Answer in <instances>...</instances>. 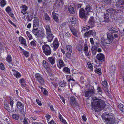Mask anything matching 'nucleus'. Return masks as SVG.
<instances>
[{
  "label": "nucleus",
  "mask_w": 124,
  "mask_h": 124,
  "mask_svg": "<svg viewBox=\"0 0 124 124\" xmlns=\"http://www.w3.org/2000/svg\"><path fill=\"white\" fill-rule=\"evenodd\" d=\"M33 17V16L32 15L29 14L27 16L26 18L28 21H30L32 19Z\"/></svg>",
  "instance_id": "nucleus-39"
},
{
  "label": "nucleus",
  "mask_w": 124,
  "mask_h": 124,
  "mask_svg": "<svg viewBox=\"0 0 124 124\" xmlns=\"http://www.w3.org/2000/svg\"><path fill=\"white\" fill-rule=\"evenodd\" d=\"M79 13V17L81 18L86 19L87 18L88 14L83 8L80 9Z\"/></svg>",
  "instance_id": "nucleus-8"
},
{
  "label": "nucleus",
  "mask_w": 124,
  "mask_h": 124,
  "mask_svg": "<svg viewBox=\"0 0 124 124\" xmlns=\"http://www.w3.org/2000/svg\"><path fill=\"white\" fill-rule=\"evenodd\" d=\"M116 120L114 116L112 115L110 116L109 118L106 121L105 123L107 124H115Z\"/></svg>",
  "instance_id": "nucleus-12"
},
{
  "label": "nucleus",
  "mask_w": 124,
  "mask_h": 124,
  "mask_svg": "<svg viewBox=\"0 0 124 124\" xmlns=\"http://www.w3.org/2000/svg\"><path fill=\"white\" fill-rule=\"evenodd\" d=\"M112 115V114L107 113H103L101 115V117L105 122L109 118L110 116Z\"/></svg>",
  "instance_id": "nucleus-13"
},
{
  "label": "nucleus",
  "mask_w": 124,
  "mask_h": 124,
  "mask_svg": "<svg viewBox=\"0 0 124 124\" xmlns=\"http://www.w3.org/2000/svg\"><path fill=\"white\" fill-rule=\"evenodd\" d=\"M66 47L67 50L68 52L70 53H72V47L71 45H67L66 46Z\"/></svg>",
  "instance_id": "nucleus-42"
},
{
  "label": "nucleus",
  "mask_w": 124,
  "mask_h": 124,
  "mask_svg": "<svg viewBox=\"0 0 124 124\" xmlns=\"http://www.w3.org/2000/svg\"><path fill=\"white\" fill-rule=\"evenodd\" d=\"M107 39H105L104 37L101 38V44L104 45V44H110L111 43L113 40V35L108 32L107 33Z\"/></svg>",
  "instance_id": "nucleus-2"
},
{
  "label": "nucleus",
  "mask_w": 124,
  "mask_h": 124,
  "mask_svg": "<svg viewBox=\"0 0 124 124\" xmlns=\"http://www.w3.org/2000/svg\"><path fill=\"white\" fill-rule=\"evenodd\" d=\"M90 28L91 27L89 26L86 25L82 28L81 31L82 33L85 32L86 30H89Z\"/></svg>",
  "instance_id": "nucleus-26"
},
{
  "label": "nucleus",
  "mask_w": 124,
  "mask_h": 124,
  "mask_svg": "<svg viewBox=\"0 0 124 124\" xmlns=\"http://www.w3.org/2000/svg\"><path fill=\"white\" fill-rule=\"evenodd\" d=\"M111 0H105V2L106 4L109 5L110 4Z\"/></svg>",
  "instance_id": "nucleus-63"
},
{
  "label": "nucleus",
  "mask_w": 124,
  "mask_h": 124,
  "mask_svg": "<svg viewBox=\"0 0 124 124\" xmlns=\"http://www.w3.org/2000/svg\"><path fill=\"white\" fill-rule=\"evenodd\" d=\"M94 17L93 16L91 17L89 19L88 22V24L89 26H90L91 28L94 27L95 25L94 24L95 22L94 20Z\"/></svg>",
  "instance_id": "nucleus-15"
},
{
  "label": "nucleus",
  "mask_w": 124,
  "mask_h": 124,
  "mask_svg": "<svg viewBox=\"0 0 124 124\" xmlns=\"http://www.w3.org/2000/svg\"><path fill=\"white\" fill-rule=\"evenodd\" d=\"M17 111H19L22 112L24 111V105L21 102L18 101L16 104Z\"/></svg>",
  "instance_id": "nucleus-9"
},
{
  "label": "nucleus",
  "mask_w": 124,
  "mask_h": 124,
  "mask_svg": "<svg viewBox=\"0 0 124 124\" xmlns=\"http://www.w3.org/2000/svg\"><path fill=\"white\" fill-rule=\"evenodd\" d=\"M91 50L92 53V56H94L96 54V53L97 52V47L92 46Z\"/></svg>",
  "instance_id": "nucleus-28"
},
{
  "label": "nucleus",
  "mask_w": 124,
  "mask_h": 124,
  "mask_svg": "<svg viewBox=\"0 0 124 124\" xmlns=\"http://www.w3.org/2000/svg\"><path fill=\"white\" fill-rule=\"evenodd\" d=\"M52 15H53V18L54 20L56 22H58V17L57 15L56 14L54 15L53 13Z\"/></svg>",
  "instance_id": "nucleus-45"
},
{
  "label": "nucleus",
  "mask_w": 124,
  "mask_h": 124,
  "mask_svg": "<svg viewBox=\"0 0 124 124\" xmlns=\"http://www.w3.org/2000/svg\"><path fill=\"white\" fill-rule=\"evenodd\" d=\"M76 19L74 17H72L70 18V22L73 24H75L76 23Z\"/></svg>",
  "instance_id": "nucleus-46"
},
{
  "label": "nucleus",
  "mask_w": 124,
  "mask_h": 124,
  "mask_svg": "<svg viewBox=\"0 0 124 124\" xmlns=\"http://www.w3.org/2000/svg\"><path fill=\"white\" fill-rule=\"evenodd\" d=\"M107 83L106 81H103L102 83V84L103 86H106L107 85Z\"/></svg>",
  "instance_id": "nucleus-58"
},
{
  "label": "nucleus",
  "mask_w": 124,
  "mask_h": 124,
  "mask_svg": "<svg viewBox=\"0 0 124 124\" xmlns=\"http://www.w3.org/2000/svg\"><path fill=\"white\" fill-rule=\"evenodd\" d=\"M31 119H32L33 120H36L37 119V117L35 116H31L30 117Z\"/></svg>",
  "instance_id": "nucleus-64"
},
{
  "label": "nucleus",
  "mask_w": 124,
  "mask_h": 124,
  "mask_svg": "<svg viewBox=\"0 0 124 124\" xmlns=\"http://www.w3.org/2000/svg\"><path fill=\"white\" fill-rule=\"evenodd\" d=\"M6 11L8 14L11 12L12 10L11 8L9 6L7 7L5 9Z\"/></svg>",
  "instance_id": "nucleus-47"
},
{
  "label": "nucleus",
  "mask_w": 124,
  "mask_h": 124,
  "mask_svg": "<svg viewBox=\"0 0 124 124\" xmlns=\"http://www.w3.org/2000/svg\"><path fill=\"white\" fill-rule=\"evenodd\" d=\"M107 12L109 13L110 16H114L118 12V11L117 10L113 9H108L107 10Z\"/></svg>",
  "instance_id": "nucleus-14"
},
{
  "label": "nucleus",
  "mask_w": 124,
  "mask_h": 124,
  "mask_svg": "<svg viewBox=\"0 0 124 124\" xmlns=\"http://www.w3.org/2000/svg\"><path fill=\"white\" fill-rule=\"evenodd\" d=\"M70 33L68 32H67L65 34L64 36H63V38H68L70 37Z\"/></svg>",
  "instance_id": "nucleus-54"
},
{
  "label": "nucleus",
  "mask_w": 124,
  "mask_h": 124,
  "mask_svg": "<svg viewBox=\"0 0 124 124\" xmlns=\"http://www.w3.org/2000/svg\"><path fill=\"white\" fill-rule=\"evenodd\" d=\"M116 3L119 6L124 5V1L123 0H117Z\"/></svg>",
  "instance_id": "nucleus-41"
},
{
  "label": "nucleus",
  "mask_w": 124,
  "mask_h": 124,
  "mask_svg": "<svg viewBox=\"0 0 124 124\" xmlns=\"http://www.w3.org/2000/svg\"><path fill=\"white\" fill-rule=\"evenodd\" d=\"M30 44L31 46H35L36 45V42L34 40L31 41L30 43Z\"/></svg>",
  "instance_id": "nucleus-53"
},
{
  "label": "nucleus",
  "mask_w": 124,
  "mask_h": 124,
  "mask_svg": "<svg viewBox=\"0 0 124 124\" xmlns=\"http://www.w3.org/2000/svg\"><path fill=\"white\" fill-rule=\"evenodd\" d=\"M4 107L5 109H6L9 112L11 113L13 112L14 111V110L11 108V109L9 106V105L7 104H5L4 105Z\"/></svg>",
  "instance_id": "nucleus-22"
},
{
  "label": "nucleus",
  "mask_w": 124,
  "mask_h": 124,
  "mask_svg": "<svg viewBox=\"0 0 124 124\" xmlns=\"http://www.w3.org/2000/svg\"><path fill=\"white\" fill-rule=\"evenodd\" d=\"M87 65L88 66V67L91 70H93V66L91 64L88 62L87 63Z\"/></svg>",
  "instance_id": "nucleus-57"
},
{
  "label": "nucleus",
  "mask_w": 124,
  "mask_h": 124,
  "mask_svg": "<svg viewBox=\"0 0 124 124\" xmlns=\"http://www.w3.org/2000/svg\"><path fill=\"white\" fill-rule=\"evenodd\" d=\"M109 15H110L109 13L107 12V11H106V13L104 14V17L105 21L107 22L109 18Z\"/></svg>",
  "instance_id": "nucleus-34"
},
{
  "label": "nucleus",
  "mask_w": 124,
  "mask_h": 124,
  "mask_svg": "<svg viewBox=\"0 0 124 124\" xmlns=\"http://www.w3.org/2000/svg\"><path fill=\"white\" fill-rule=\"evenodd\" d=\"M59 43L58 42L57 39L55 38L53 43V47H58L59 46Z\"/></svg>",
  "instance_id": "nucleus-25"
},
{
  "label": "nucleus",
  "mask_w": 124,
  "mask_h": 124,
  "mask_svg": "<svg viewBox=\"0 0 124 124\" xmlns=\"http://www.w3.org/2000/svg\"><path fill=\"white\" fill-rule=\"evenodd\" d=\"M88 47L86 43L84 44V52H88Z\"/></svg>",
  "instance_id": "nucleus-49"
},
{
  "label": "nucleus",
  "mask_w": 124,
  "mask_h": 124,
  "mask_svg": "<svg viewBox=\"0 0 124 124\" xmlns=\"http://www.w3.org/2000/svg\"><path fill=\"white\" fill-rule=\"evenodd\" d=\"M92 35L93 37H95L96 36V33L94 30H90L87 32L85 33L83 35L84 38L90 37Z\"/></svg>",
  "instance_id": "nucleus-7"
},
{
  "label": "nucleus",
  "mask_w": 124,
  "mask_h": 124,
  "mask_svg": "<svg viewBox=\"0 0 124 124\" xmlns=\"http://www.w3.org/2000/svg\"><path fill=\"white\" fill-rule=\"evenodd\" d=\"M12 70L14 72V76L17 78H20L21 76L20 73L15 70L12 69Z\"/></svg>",
  "instance_id": "nucleus-20"
},
{
  "label": "nucleus",
  "mask_w": 124,
  "mask_h": 124,
  "mask_svg": "<svg viewBox=\"0 0 124 124\" xmlns=\"http://www.w3.org/2000/svg\"><path fill=\"white\" fill-rule=\"evenodd\" d=\"M28 118H27L26 117H25L23 121L24 124H28Z\"/></svg>",
  "instance_id": "nucleus-62"
},
{
  "label": "nucleus",
  "mask_w": 124,
  "mask_h": 124,
  "mask_svg": "<svg viewBox=\"0 0 124 124\" xmlns=\"http://www.w3.org/2000/svg\"><path fill=\"white\" fill-rule=\"evenodd\" d=\"M51 83L52 84V85H53L55 87H56L57 85H58L59 86L58 88V91H61V88H60V87L61 88L62 87V84L61 82H60V83H59V85H57L56 83L54 82H51Z\"/></svg>",
  "instance_id": "nucleus-19"
},
{
  "label": "nucleus",
  "mask_w": 124,
  "mask_h": 124,
  "mask_svg": "<svg viewBox=\"0 0 124 124\" xmlns=\"http://www.w3.org/2000/svg\"><path fill=\"white\" fill-rule=\"evenodd\" d=\"M43 65L45 68L46 69H48L49 68V66L48 65V63L47 62L46 63V64H43Z\"/></svg>",
  "instance_id": "nucleus-59"
},
{
  "label": "nucleus",
  "mask_w": 124,
  "mask_h": 124,
  "mask_svg": "<svg viewBox=\"0 0 124 124\" xmlns=\"http://www.w3.org/2000/svg\"><path fill=\"white\" fill-rule=\"evenodd\" d=\"M39 24V19L37 18L33 20V27L32 29L38 28Z\"/></svg>",
  "instance_id": "nucleus-16"
},
{
  "label": "nucleus",
  "mask_w": 124,
  "mask_h": 124,
  "mask_svg": "<svg viewBox=\"0 0 124 124\" xmlns=\"http://www.w3.org/2000/svg\"><path fill=\"white\" fill-rule=\"evenodd\" d=\"M44 18L46 21H49L50 22L51 18L49 16L47 13H44Z\"/></svg>",
  "instance_id": "nucleus-32"
},
{
  "label": "nucleus",
  "mask_w": 124,
  "mask_h": 124,
  "mask_svg": "<svg viewBox=\"0 0 124 124\" xmlns=\"http://www.w3.org/2000/svg\"><path fill=\"white\" fill-rule=\"evenodd\" d=\"M10 104L11 108L13 109V104H14V101L13 100L10 99Z\"/></svg>",
  "instance_id": "nucleus-56"
},
{
  "label": "nucleus",
  "mask_w": 124,
  "mask_h": 124,
  "mask_svg": "<svg viewBox=\"0 0 124 124\" xmlns=\"http://www.w3.org/2000/svg\"><path fill=\"white\" fill-rule=\"evenodd\" d=\"M23 54L26 57H27L29 56V52H28L23 50Z\"/></svg>",
  "instance_id": "nucleus-50"
},
{
  "label": "nucleus",
  "mask_w": 124,
  "mask_h": 124,
  "mask_svg": "<svg viewBox=\"0 0 124 124\" xmlns=\"http://www.w3.org/2000/svg\"><path fill=\"white\" fill-rule=\"evenodd\" d=\"M91 101L92 108L96 110H102L105 106V102L97 97H92Z\"/></svg>",
  "instance_id": "nucleus-1"
},
{
  "label": "nucleus",
  "mask_w": 124,
  "mask_h": 124,
  "mask_svg": "<svg viewBox=\"0 0 124 124\" xmlns=\"http://www.w3.org/2000/svg\"><path fill=\"white\" fill-rule=\"evenodd\" d=\"M71 53V52L70 53V52H68L66 54V57L68 58H70V56Z\"/></svg>",
  "instance_id": "nucleus-60"
},
{
  "label": "nucleus",
  "mask_w": 124,
  "mask_h": 124,
  "mask_svg": "<svg viewBox=\"0 0 124 124\" xmlns=\"http://www.w3.org/2000/svg\"><path fill=\"white\" fill-rule=\"evenodd\" d=\"M97 89L98 90V92L100 93V94H102V90L101 88L100 87H98Z\"/></svg>",
  "instance_id": "nucleus-55"
},
{
  "label": "nucleus",
  "mask_w": 124,
  "mask_h": 124,
  "mask_svg": "<svg viewBox=\"0 0 124 124\" xmlns=\"http://www.w3.org/2000/svg\"><path fill=\"white\" fill-rule=\"evenodd\" d=\"M71 31L74 35L76 37H78L77 32L76 29H75L74 30H73L72 31Z\"/></svg>",
  "instance_id": "nucleus-48"
},
{
  "label": "nucleus",
  "mask_w": 124,
  "mask_h": 124,
  "mask_svg": "<svg viewBox=\"0 0 124 124\" xmlns=\"http://www.w3.org/2000/svg\"><path fill=\"white\" fill-rule=\"evenodd\" d=\"M45 28L46 31V34L48 35L47 37L48 40L49 42H51L53 40L54 36L51 33L50 26L48 25H47L46 26Z\"/></svg>",
  "instance_id": "nucleus-4"
},
{
  "label": "nucleus",
  "mask_w": 124,
  "mask_h": 124,
  "mask_svg": "<svg viewBox=\"0 0 124 124\" xmlns=\"http://www.w3.org/2000/svg\"><path fill=\"white\" fill-rule=\"evenodd\" d=\"M12 117L14 119L18 120L19 118V115L17 114H15L12 115Z\"/></svg>",
  "instance_id": "nucleus-38"
},
{
  "label": "nucleus",
  "mask_w": 124,
  "mask_h": 124,
  "mask_svg": "<svg viewBox=\"0 0 124 124\" xmlns=\"http://www.w3.org/2000/svg\"><path fill=\"white\" fill-rule=\"evenodd\" d=\"M26 34L28 37L29 40H31L32 39V37L31 35L30 34V32L28 31H27L26 32Z\"/></svg>",
  "instance_id": "nucleus-51"
},
{
  "label": "nucleus",
  "mask_w": 124,
  "mask_h": 124,
  "mask_svg": "<svg viewBox=\"0 0 124 124\" xmlns=\"http://www.w3.org/2000/svg\"><path fill=\"white\" fill-rule=\"evenodd\" d=\"M0 68L2 70H3L4 69V64L3 63H0Z\"/></svg>",
  "instance_id": "nucleus-61"
},
{
  "label": "nucleus",
  "mask_w": 124,
  "mask_h": 124,
  "mask_svg": "<svg viewBox=\"0 0 124 124\" xmlns=\"http://www.w3.org/2000/svg\"><path fill=\"white\" fill-rule=\"evenodd\" d=\"M108 29L109 31H110L112 33H117L118 32L117 30L115 27H113L112 26L108 27Z\"/></svg>",
  "instance_id": "nucleus-23"
},
{
  "label": "nucleus",
  "mask_w": 124,
  "mask_h": 124,
  "mask_svg": "<svg viewBox=\"0 0 124 124\" xmlns=\"http://www.w3.org/2000/svg\"><path fill=\"white\" fill-rule=\"evenodd\" d=\"M68 10L69 12L71 14H74L75 13V11L74 8L71 6L68 7Z\"/></svg>",
  "instance_id": "nucleus-30"
},
{
  "label": "nucleus",
  "mask_w": 124,
  "mask_h": 124,
  "mask_svg": "<svg viewBox=\"0 0 124 124\" xmlns=\"http://www.w3.org/2000/svg\"><path fill=\"white\" fill-rule=\"evenodd\" d=\"M63 70L66 73L69 74L70 73V70L67 67H64Z\"/></svg>",
  "instance_id": "nucleus-43"
},
{
  "label": "nucleus",
  "mask_w": 124,
  "mask_h": 124,
  "mask_svg": "<svg viewBox=\"0 0 124 124\" xmlns=\"http://www.w3.org/2000/svg\"><path fill=\"white\" fill-rule=\"evenodd\" d=\"M95 93L94 90L93 89L87 90L85 93V96L86 97H90Z\"/></svg>",
  "instance_id": "nucleus-11"
},
{
  "label": "nucleus",
  "mask_w": 124,
  "mask_h": 124,
  "mask_svg": "<svg viewBox=\"0 0 124 124\" xmlns=\"http://www.w3.org/2000/svg\"><path fill=\"white\" fill-rule=\"evenodd\" d=\"M43 52L46 55H50L51 53V51L49 46L47 44H45L42 46Z\"/></svg>",
  "instance_id": "nucleus-5"
},
{
  "label": "nucleus",
  "mask_w": 124,
  "mask_h": 124,
  "mask_svg": "<svg viewBox=\"0 0 124 124\" xmlns=\"http://www.w3.org/2000/svg\"><path fill=\"white\" fill-rule=\"evenodd\" d=\"M96 58L97 60L101 62L105 60V56L102 53H99L96 56Z\"/></svg>",
  "instance_id": "nucleus-17"
},
{
  "label": "nucleus",
  "mask_w": 124,
  "mask_h": 124,
  "mask_svg": "<svg viewBox=\"0 0 124 124\" xmlns=\"http://www.w3.org/2000/svg\"><path fill=\"white\" fill-rule=\"evenodd\" d=\"M57 64L58 67L60 69L62 67V60L61 59H58L57 61Z\"/></svg>",
  "instance_id": "nucleus-29"
},
{
  "label": "nucleus",
  "mask_w": 124,
  "mask_h": 124,
  "mask_svg": "<svg viewBox=\"0 0 124 124\" xmlns=\"http://www.w3.org/2000/svg\"><path fill=\"white\" fill-rule=\"evenodd\" d=\"M119 109L122 112H124V105L122 104H119L118 106Z\"/></svg>",
  "instance_id": "nucleus-36"
},
{
  "label": "nucleus",
  "mask_w": 124,
  "mask_h": 124,
  "mask_svg": "<svg viewBox=\"0 0 124 124\" xmlns=\"http://www.w3.org/2000/svg\"><path fill=\"white\" fill-rule=\"evenodd\" d=\"M86 11V12L88 14L89 12H92L93 9L91 6L89 4H87L86 6V8H85Z\"/></svg>",
  "instance_id": "nucleus-21"
},
{
  "label": "nucleus",
  "mask_w": 124,
  "mask_h": 124,
  "mask_svg": "<svg viewBox=\"0 0 124 124\" xmlns=\"http://www.w3.org/2000/svg\"><path fill=\"white\" fill-rule=\"evenodd\" d=\"M74 5L75 8L77 9H78L81 7L82 4H79L77 3H74Z\"/></svg>",
  "instance_id": "nucleus-37"
},
{
  "label": "nucleus",
  "mask_w": 124,
  "mask_h": 124,
  "mask_svg": "<svg viewBox=\"0 0 124 124\" xmlns=\"http://www.w3.org/2000/svg\"><path fill=\"white\" fill-rule=\"evenodd\" d=\"M40 89H41V92H43L44 95L45 96H47L48 94V92L45 88L41 87Z\"/></svg>",
  "instance_id": "nucleus-27"
},
{
  "label": "nucleus",
  "mask_w": 124,
  "mask_h": 124,
  "mask_svg": "<svg viewBox=\"0 0 124 124\" xmlns=\"http://www.w3.org/2000/svg\"><path fill=\"white\" fill-rule=\"evenodd\" d=\"M7 61L9 63L12 61V58L11 56L8 54L6 57Z\"/></svg>",
  "instance_id": "nucleus-44"
},
{
  "label": "nucleus",
  "mask_w": 124,
  "mask_h": 124,
  "mask_svg": "<svg viewBox=\"0 0 124 124\" xmlns=\"http://www.w3.org/2000/svg\"><path fill=\"white\" fill-rule=\"evenodd\" d=\"M25 81L24 79L23 78L20 79L19 80V83H20L22 87H25L26 84L25 83Z\"/></svg>",
  "instance_id": "nucleus-31"
},
{
  "label": "nucleus",
  "mask_w": 124,
  "mask_h": 124,
  "mask_svg": "<svg viewBox=\"0 0 124 124\" xmlns=\"http://www.w3.org/2000/svg\"><path fill=\"white\" fill-rule=\"evenodd\" d=\"M76 47L77 49L79 51H81L82 50L83 48L81 44H78L76 46Z\"/></svg>",
  "instance_id": "nucleus-40"
},
{
  "label": "nucleus",
  "mask_w": 124,
  "mask_h": 124,
  "mask_svg": "<svg viewBox=\"0 0 124 124\" xmlns=\"http://www.w3.org/2000/svg\"><path fill=\"white\" fill-rule=\"evenodd\" d=\"M55 57L53 56L48 58V60L52 65L54 64L55 63Z\"/></svg>",
  "instance_id": "nucleus-24"
},
{
  "label": "nucleus",
  "mask_w": 124,
  "mask_h": 124,
  "mask_svg": "<svg viewBox=\"0 0 124 124\" xmlns=\"http://www.w3.org/2000/svg\"><path fill=\"white\" fill-rule=\"evenodd\" d=\"M6 4L7 2L5 0H0V4L1 7L3 8Z\"/></svg>",
  "instance_id": "nucleus-35"
},
{
  "label": "nucleus",
  "mask_w": 124,
  "mask_h": 124,
  "mask_svg": "<svg viewBox=\"0 0 124 124\" xmlns=\"http://www.w3.org/2000/svg\"><path fill=\"white\" fill-rule=\"evenodd\" d=\"M95 73L100 75H101V70L100 69L96 68L95 70Z\"/></svg>",
  "instance_id": "nucleus-52"
},
{
  "label": "nucleus",
  "mask_w": 124,
  "mask_h": 124,
  "mask_svg": "<svg viewBox=\"0 0 124 124\" xmlns=\"http://www.w3.org/2000/svg\"><path fill=\"white\" fill-rule=\"evenodd\" d=\"M35 77L36 81L41 85H44L45 81L42 75L39 73H36L35 75Z\"/></svg>",
  "instance_id": "nucleus-6"
},
{
  "label": "nucleus",
  "mask_w": 124,
  "mask_h": 124,
  "mask_svg": "<svg viewBox=\"0 0 124 124\" xmlns=\"http://www.w3.org/2000/svg\"><path fill=\"white\" fill-rule=\"evenodd\" d=\"M19 40L21 43L24 45H26L25 40L22 37L19 38Z\"/></svg>",
  "instance_id": "nucleus-33"
},
{
  "label": "nucleus",
  "mask_w": 124,
  "mask_h": 124,
  "mask_svg": "<svg viewBox=\"0 0 124 124\" xmlns=\"http://www.w3.org/2000/svg\"><path fill=\"white\" fill-rule=\"evenodd\" d=\"M70 105L73 107H76L78 105V103L75 97L73 96L70 97Z\"/></svg>",
  "instance_id": "nucleus-10"
},
{
  "label": "nucleus",
  "mask_w": 124,
  "mask_h": 124,
  "mask_svg": "<svg viewBox=\"0 0 124 124\" xmlns=\"http://www.w3.org/2000/svg\"><path fill=\"white\" fill-rule=\"evenodd\" d=\"M38 28L32 29V33L36 37L38 38H40L42 39L45 37V34L44 31H41L38 29Z\"/></svg>",
  "instance_id": "nucleus-3"
},
{
  "label": "nucleus",
  "mask_w": 124,
  "mask_h": 124,
  "mask_svg": "<svg viewBox=\"0 0 124 124\" xmlns=\"http://www.w3.org/2000/svg\"><path fill=\"white\" fill-rule=\"evenodd\" d=\"M22 8L23 9L21 10V12L24 15H25L26 13V11L28 9V7L25 5H23L22 6Z\"/></svg>",
  "instance_id": "nucleus-18"
}]
</instances>
